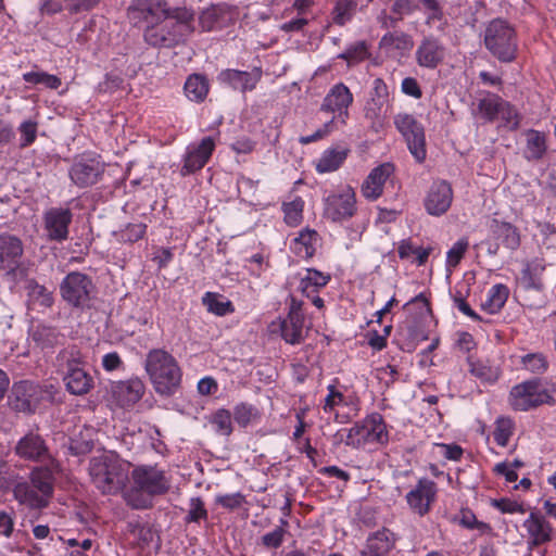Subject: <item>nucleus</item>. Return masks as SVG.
I'll list each match as a JSON object with an SVG mask.
<instances>
[{
  "label": "nucleus",
  "instance_id": "1",
  "mask_svg": "<svg viewBox=\"0 0 556 556\" xmlns=\"http://www.w3.org/2000/svg\"><path fill=\"white\" fill-rule=\"evenodd\" d=\"M135 23H147L144 41L154 48H174L194 31V13L187 8H170L166 0H135L128 8Z\"/></svg>",
  "mask_w": 556,
  "mask_h": 556
},
{
  "label": "nucleus",
  "instance_id": "2",
  "mask_svg": "<svg viewBox=\"0 0 556 556\" xmlns=\"http://www.w3.org/2000/svg\"><path fill=\"white\" fill-rule=\"evenodd\" d=\"M60 471V463L34 467L28 480L23 479L14 485V500L29 510L40 511L47 508L54 494L55 475Z\"/></svg>",
  "mask_w": 556,
  "mask_h": 556
},
{
  "label": "nucleus",
  "instance_id": "3",
  "mask_svg": "<svg viewBox=\"0 0 556 556\" xmlns=\"http://www.w3.org/2000/svg\"><path fill=\"white\" fill-rule=\"evenodd\" d=\"M130 463L114 452H103L89 459L88 472L93 486L103 495L123 492L129 482Z\"/></svg>",
  "mask_w": 556,
  "mask_h": 556
},
{
  "label": "nucleus",
  "instance_id": "4",
  "mask_svg": "<svg viewBox=\"0 0 556 556\" xmlns=\"http://www.w3.org/2000/svg\"><path fill=\"white\" fill-rule=\"evenodd\" d=\"M129 478L132 486L125 497L136 509L150 508L154 496L164 495L170 489V479L157 465H138L129 471Z\"/></svg>",
  "mask_w": 556,
  "mask_h": 556
},
{
  "label": "nucleus",
  "instance_id": "5",
  "mask_svg": "<svg viewBox=\"0 0 556 556\" xmlns=\"http://www.w3.org/2000/svg\"><path fill=\"white\" fill-rule=\"evenodd\" d=\"M144 369L156 393L173 395L181 383L182 371L176 358L163 349L151 350L146 357Z\"/></svg>",
  "mask_w": 556,
  "mask_h": 556
},
{
  "label": "nucleus",
  "instance_id": "6",
  "mask_svg": "<svg viewBox=\"0 0 556 556\" xmlns=\"http://www.w3.org/2000/svg\"><path fill=\"white\" fill-rule=\"evenodd\" d=\"M85 358L77 345H68L56 355V367L63 376L66 390L74 395H85L93 388V378L85 369Z\"/></svg>",
  "mask_w": 556,
  "mask_h": 556
},
{
  "label": "nucleus",
  "instance_id": "7",
  "mask_svg": "<svg viewBox=\"0 0 556 556\" xmlns=\"http://www.w3.org/2000/svg\"><path fill=\"white\" fill-rule=\"evenodd\" d=\"M483 42L486 50L500 62L510 63L517 56V33L505 20L494 18L486 25Z\"/></svg>",
  "mask_w": 556,
  "mask_h": 556
},
{
  "label": "nucleus",
  "instance_id": "8",
  "mask_svg": "<svg viewBox=\"0 0 556 556\" xmlns=\"http://www.w3.org/2000/svg\"><path fill=\"white\" fill-rule=\"evenodd\" d=\"M389 442V431L381 414L372 413L355 422L346 431L345 445L352 448L384 446Z\"/></svg>",
  "mask_w": 556,
  "mask_h": 556
},
{
  "label": "nucleus",
  "instance_id": "9",
  "mask_svg": "<svg viewBox=\"0 0 556 556\" xmlns=\"http://www.w3.org/2000/svg\"><path fill=\"white\" fill-rule=\"evenodd\" d=\"M508 402L514 410L527 412L543 404H552L554 399L539 379H531L514 386Z\"/></svg>",
  "mask_w": 556,
  "mask_h": 556
},
{
  "label": "nucleus",
  "instance_id": "10",
  "mask_svg": "<svg viewBox=\"0 0 556 556\" xmlns=\"http://www.w3.org/2000/svg\"><path fill=\"white\" fill-rule=\"evenodd\" d=\"M394 125L404 137L408 150L414 159L421 163L426 160V137L424 126L416 117L408 113H399L394 116Z\"/></svg>",
  "mask_w": 556,
  "mask_h": 556
},
{
  "label": "nucleus",
  "instance_id": "11",
  "mask_svg": "<svg viewBox=\"0 0 556 556\" xmlns=\"http://www.w3.org/2000/svg\"><path fill=\"white\" fill-rule=\"evenodd\" d=\"M356 211V194L350 186L331 192L324 200V216L333 223L351 219Z\"/></svg>",
  "mask_w": 556,
  "mask_h": 556
},
{
  "label": "nucleus",
  "instance_id": "12",
  "mask_svg": "<svg viewBox=\"0 0 556 556\" xmlns=\"http://www.w3.org/2000/svg\"><path fill=\"white\" fill-rule=\"evenodd\" d=\"M14 454L24 462L41 463L51 466L59 463L51 454L45 438L36 431L29 430L21 437L13 448Z\"/></svg>",
  "mask_w": 556,
  "mask_h": 556
},
{
  "label": "nucleus",
  "instance_id": "13",
  "mask_svg": "<svg viewBox=\"0 0 556 556\" xmlns=\"http://www.w3.org/2000/svg\"><path fill=\"white\" fill-rule=\"evenodd\" d=\"M93 283L89 276L79 271H72L65 276L60 292L62 299L73 307L85 308L89 306Z\"/></svg>",
  "mask_w": 556,
  "mask_h": 556
},
{
  "label": "nucleus",
  "instance_id": "14",
  "mask_svg": "<svg viewBox=\"0 0 556 556\" xmlns=\"http://www.w3.org/2000/svg\"><path fill=\"white\" fill-rule=\"evenodd\" d=\"M354 97L350 88L343 83L333 85L320 104V111L333 114L331 119L337 123L346 125L350 117L349 109L353 104Z\"/></svg>",
  "mask_w": 556,
  "mask_h": 556
},
{
  "label": "nucleus",
  "instance_id": "15",
  "mask_svg": "<svg viewBox=\"0 0 556 556\" xmlns=\"http://www.w3.org/2000/svg\"><path fill=\"white\" fill-rule=\"evenodd\" d=\"M105 164L100 157L83 155L76 159L70 168V178L79 188H87L98 184L104 174Z\"/></svg>",
  "mask_w": 556,
  "mask_h": 556
},
{
  "label": "nucleus",
  "instance_id": "16",
  "mask_svg": "<svg viewBox=\"0 0 556 556\" xmlns=\"http://www.w3.org/2000/svg\"><path fill=\"white\" fill-rule=\"evenodd\" d=\"M215 147V139L211 136L202 138L198 143L189 144L180 168L181 176H188L202 169L211 159Z\"/></svg>",
  "mask_w": 556,
  "mask_h": 556
},
{
  "label": "nucleus",
  "instance_id": "17",
  "mask_svg": "<svg viewBox=\"0 0 556 556\" xmlns=\"http://www.w3.org/2000/svg\"><path fill=\"white\" fill-rule=\"evenodd\" d=\"M454 199V191L446 180H435L431 184L424 199L426 212L431 216H442L451 207Z\"/></svg>",
  "mask_w": 556,
  "mask_h": 556
},
{
  "label": "nucleus",
  "instance_id": "18",
  "mask_svg": "<svg viewBox=\"0 0 556 556\" xmlns=\"http://www.w3.org/2000/svg\"><path fill=\"white\" fill-rule=\"evenodd\" d=\"M73 213L70 208L51 207L43 214V229L50 241L63 242L67 240Z\"/></svg>",
  "mask_w": 556,
  "mask_h": 556
},
{
  "label": "nucleus",
  "instance_id": "19",
  "mask_svg": "<svg viewBox=\"0 0 556 556\" xmlns=\"http://www.w3.org/2000/svg\"><path fill=\"white\" fill-rule=\"evenodd\" d=\"M435 496L437 484L429 479H420L416 486L406 494L405 498L410 510L424 517L430 511Z\"/></svg>",
  "mask_w": 556,
  "mask_h": 556
},
{
  "label": "nucleus",
  "instance_id": "20",
  "mask_svg": "<svg viewBox=\"0 0 556 556\" xmlns=\"http://www.w3.org/2000/svg\"><path fill=\"white\" fill-rule=\"evenodd\" d=\"M262 75L261 67H254L251 72L227 68L218 74L217 79L220 84L244 93L256 88Z\"/></svg>",
  "mask_w": 556,
  "mask_h": 556
},
{
  "label": "nucleus",
  "instance_id": "21",
  "mask_svg": "<svg viewBox=\"0 0 556 556\" xmlns=\"http://www.w3.org/2000/svg\"><path fill=\"white\" fill-rule=\"evenodd\" d=\"M24 253L22 240L10 233L0 235V270L14 273Z\"/></svg>",
  "mask_w": 556,
  "mask_h": 556
},
{
  "label": "nucleus",
  "instance_id": "22",
  "mask_svg": "<svg viewBox=\"0 0 556 556\" xmlns=\"http://www.w3.org/2000/svg\"><path fill=\"white\" fill-rule=\"evenodd\" d=\"M397 540V535L388 528L377 530L368 535L359 556H390Z\"/></svg>",
  "mask_w": 556,
  "mask_h": 556
},
{
  "label": "nucleus",
  "instance_id": "23",
  "mask_svg": "<svg viewBox=\"0 0 556 556\" xmlns=\"http://www.w3.org/2000/svg\"><path fill=\"white\" fill-rule=\"evenodd\" d=\"M522 526L528 533V546L530 549L544 545L553 539V526L544 516L538 513H531Z\"/></svg>",
  "mask_w": 556,
  "mask_h": 556
},
{
  "label": "nucleus",
  "instance_id": "24",
  "mask_svg": "<svg viewBox=\"0 0 556 556\" xmlns=\"http://www.w3.org/2000/svg\"><path fill=\"white\" fill-rule=\"evenodd\" d=\"M415 55L419 66L435 68L444 59L445 48L438 38L428 36L420 41Z\"/></svg>",
  "mask_w": 556,
  "mask_h": 556
},
{
  "label": "nucleus",
  "instance_id": "25",
  "mask_svg": "<svg viewBox=\"0 0 556 556\" xmlns=\"http://www.w3.org/2000/svg\"><path fill=\"white\" fill-rule=\"evenodd\" d=\"M394 167L390 163H383L369 173L362 184V194L370 201L377 200L383 192V187L389 177L393 174Z\"/></svg>",
  "mask_w": 556,
  "mask_h": 556
},
{
  "label": "nucleus",
  "instance_id": "26",
  "mask_svg": "<svg viewBox=\"0 0 556 556\" xmlns=\"http://www.w3.org/2000/svg\"><path fill=\"white\" fill-rule=\"evenodd\" d=\"M144 383L139 378H131L126 381H118L112 386V396L122 407L136 404L144 394Z\"/></svg>",
  "mask_w": 556,
  "mask_h": 556
},
{
  "label": "nucleus",
  "instance_id": "27",
  "mask_svg": "<svg viewBox=\"0 0 556 556\" xmlns=\"http://www.w3.org/2000/svg\"><path fill=\"white\" fill-rule=\"evenodd\" d=\"M468 371L482 383L493 384L501 377V368L493 365L489 359L467 357Z\"/></svg>",
  "mask_w": 556,
  "mask_h": 556
},
{
  "label": "nucleus",
  "instance_id": "28",
  "mask_svg": "<svg viewBox=\"0 0 556 556\" xmlns=\"http://www.w3.org/2000/svg\"><path fill=\"white\" fill-rule=\"evenodd\" d=\"M319 235L316 230L305 228L292 240V251L302 258H311L316 252Z\"/></svg>",
  "mask_w": 556,
  "mask_h": 556
},
{
  "label": "nucleus",
  "instance_id": "29",
  "mask_svg": "<svg viewBox=\"0 0 556 556\" xmlns=\"http://www.w3.org/2000/svg\"><path fill=\"white\" fill-rule=\"evenodd\" d=\"M330 280V274L319 271L315 268H307L300 280L299 289L306 298H311L313 293H318L320 289L326 287Z\"/></svg>",
  "mask_w": 556,
  "mask_h": 556
},
{
  "label": "nucleus",
  "instance_id": "30",
  "mask_svg": "<svg viewBox=\"0 0 556 556\" xmlns=\"http://www.w3.org/2000/svg\"><path fill=\"white\" fill-rule=\"evenodd\" d=\"M281 337L287 343L299 344L304 340V316L298 313L288 314L287 318L282 320Z\"/></svg>",
  "mask_w": 556,
  "mask_h": 556
},
{
  "label": "nucleus",
  "instance_id": "31",
  "mask_svg": "<svg viewBox=\"0 0 556 556\" xmlns=\"http://www.w3.org/2000/svg\"><path fill=\"white\" fill-rule=\"evenodd\" d=\"M509 296V289L504 283H496L490 288L481 308L489 314H497L502 311Z\"/></svg>",
  "mask_w": 556,
  "mask_h": 556
},
{
  "label": "nucleus",
  "instance_id": "32",
  "mask_svg": "<svg viewBox=\"0 0 556 556\" xmlns=\"http://www.w3.org/2000/svg\"><path fill=\"white\" fill-rule=\"evenodd\" d=\"M492 232L507 249L516 250L520 245L519 231L510 223L493 220Z\"/></svg>",
  "mask_w": 556,
  "mask_h": 556
},
{
  "label": "nucleus",
  "instance_id": "33",
  "mask_svg": "<svg viewBox=\"0 0 556 556\" xmlns=\"http://www.w3.org/2000/svg\"><path fill=\"white\" fill-rule=\"evenodd\" d=\"M184 89L189 100L203 102L210 90L208 80L201 74H192L187 78Z\"/></svg>",
  "mask_w": 556,
  "mask_h": 556
},
{
  "label": "nucleus",
  "instance_id": "34",
  "mask_svg": "<svg viewBox=\"0 0 556 556\" xmlns=\"http://www.w3.org/2000/svg\"><path fill=\"white\" fill-rule=\"evenodd\" d=\"M390 101L369 99L364 106L365 118L371 124V127L378 129L383 126L389 114Z\"/></svg>",
  "mask_w": 556,
  "mask_h": 556
},
{
  "label": "nucleus",
  "instance_id": "35",
  "mask_svg": "<svg viewBox=\"0 0 556 556\" xmlns=\"http://www.w3.org/2000/svg\"><path fill=\"white\" fill-rule=\"evenodd\" d=\"M525 157L528 161H540L546 153V136L534 129L527 131Z\"/></svg>",
  "mask_w": 556,
  "mask_h": 556
},
{
  "label": "nucleus",
  "instance_id": "36",
  "mask_svg": "<svg viewBox=\"0 0 556 556\" xmlns=\"http://www.w3.org/2000/svg\"><path fill=\"white\" fill-rule=\"evenodd\" d=\"M26 291L29 302L40 308L51 307L53 304V294L45 286L39 285L36 280L30 279L26 283Z\"/></svg>",
  "mask_w": 556,
  "mask_h": 556
},
{
  "label": "nucleus",
  "instance_id": "37",
  "mask_svg": "<svg viewBox=\"0 0 556 556\" xmlns=\"http://www.w3.org/2000/svg\"><path fill=\"white\" fill-rule=\"evenodd\" d=\"M34 387L27 382L15 384L12 394L15 397L13 401L14 408L21 412H33L35 401L31 399Z\"/></svg>",
  "mask_w": 556,
  "mask_h": 556
},
{
  "label": "nucleus",
  "instance_id": "38",
  "mask_svg": "<svg viewBox=\"0 0 556 556\" xmlns=\"http://www.w3.org/2000/svg\"><path fill=\"white\" fill-rule=\"evenodd\" d=\"M30 337L36 345L43 350L56 345L59 343L60 333L53 327L38 325L33 329Z\"/></svg>",
  "mask_w": 556,
  "mask_h": 556
},
{
  "label": "nucleus",
  "instance_id": "39",
  "mask_svg": "<svg viewBox=\"0 0 556 556\" xmlns=\"http://www.w3.org/2000/svg\"><path fill=\"white\" fill-rule=\"evenodd\" d=\"M380 47L399 51H409L414 47L410 35L404 31H389L382 36Z\"/></svg>",
  "mask_w": 556,
  "mask_h": 556
},
{
  "label": "nucleus",
  "instance_id": "40",
  "mask_svg": "<svg viewBox=\"0 0 556 556\" xmlns=\"http://www.w3.org/2000/svg\"><path fill=\"white\" fill-rule=\"evenodd\" d=\"M346 153L336 149L326 150L316 164L318 173H330L337 170L344 162Z\"/></svg>",
  "mask_w": 556,
  "mask_h": 556
},
{
  "label": "nucleus",
  "instance_id": "41",
  "mask_svg": "<svg viewBox=\"0 0 556 556\" xmlns=\"http://www.w3.org/2000/svg\"><path fill=\"white\" fill-rule=\"evenodd\" d=\"M231 415L233 416V420L242 428H247L249 425L260 419L258 409L254 405L248 403L237 404L233 407Z\"/></svg>",
  "mask_w": 556,
  "mask_h": 556
},
{
  "label": "nucleus",
  "instance_id": "42",
  "mask_svg": "<svg viewBox=\"0 0 556 556\" xmlns=\"http://www.w3.org/2000/svg\"><path fill=\"white\" fill-rule=\"evenodd\" d=\"M231 418L230 410L219 408L211 415L210 422L213 425L216 433L229 437L233 431Z\"/></svg>",
  "mask_w": 556,
  "mask_h": 556
},
{
  "label": "nucleus",
  "instance_id": "43",
  "mask_svg": "<svg viewBox=\"0 0 556 556\" xmlns=\"http://www.w3.org/2000/svg\"><path fill=\"white\" fill-rule=\"evenodd\" d=\"M515 424L509 417H498L495 420V428L493 431L494 441L500 446H506L510 437L514 434Z\"/></svg>",
  "mask_w": 556,
  "mask_h": 556
},
{
  "label": "nucleus",
  "instance_id": "44",
  "mask_svg": "<svg viewBox=\"0 0 556 556\" xmlns=\"http://www.w3.org/2000/svg\"><path fill=\"white\" fill-rule=\"evenodd\" d=\"M147 231V225L143 223H130L125 228L115 231L114 237L118 242L134 243L142 239Z\"/></svg>",
  "mask_w": 556,
  "mask_h": 556
},
{
  "label": "nucleus",
  "instance_id": "45",
  "mask_svg": "<svg viewBox=\"0 0 556 556\" xmlns=\"http://www.w3.org/2000/svg\"><path fill=\"white\" fill-rule=\"evenodd\" d=\"M430 249H424L421 247H414L410 241L403 240L401 241L397 253L400 258H409L410 256H415V261L418 265H424L429 255H430Z\"/></svg>",
  "mask_w": 556,
  "mask_h": 556
},
{
  "label": "nucleus",
  "instance_id": "46",
  "mask_svg": "<svg viewBox=\"0 0 556 556\" xmlns=\"http://www.w3.org/2000/svg\"><path fill=\"white\" fill-rule=\"evenodd\" d=\"M303 208L304 201L300 197L283 203L282 211L286 224L292 227L300 225L303 219Z\"/></svg>",
  "mask_w": 556,
  "mask_h": 556
},
{
  "label": "nucleus",
  "instance_id": "47",
  "mask_svg": "<svg viewBox=\"0 0 556 556\" xmlns=\"http://www.w3.org/2000/svg\"><path fill=\"white\" fill-rule=\"evenodd\" d=\"M503 99L496 94L489 93L485 98L479 100L478 111L482 117L488 121H494L498 116V108H501Z\"/></svg>",
  "mask_w": 556,
  "mask_h": 556
},
{
  "label": "nucleus",
  "instance_id": "48",
  "mask_svg": "<svg viewBox=\"0 0 556 556\" xmlns=\"http://www.w3.org/2000/svg\"><path fill=\"white\" fill-rule=\"evenodd\" d=\"M356 5V0H338L332 12L333 22L340 26L346 24L351 21Z\"/></svg>",
  "mask_w": 556,
  "mask_h": 556
},
{
  "label": "nucleus",
  "instance_id": "49",
  "mask_svg": "<svg viewBox=\"0 0 556 556\" xmlns=\"http://www.w3.org/2000/svg\"><path fill=\"white\" fill-rule=\"evenodd\" d=\"M25 83L34 85H45L50 89H58L61 86V79L46 72H28L23 75Z\"/></svg>",
  "mask_w": 556,
  "mask_h": 556
},
{
  "label": "nucleus",
  "instance_id": "50",
  "mask_svg": "<svg viewBox=\"0 0 556 556\" xmlns=\"http://www.w3.org/2000/svg\"><path fill=\"white\" fill-rule=\"evenodd\" d=\"M368 56L367 45L365 41H358L355 45L349 47L344 52L338 55L348 62L349 65H353L366 60Z\"/></svg>",
  "mask_w": 556,
  "mask_h": 556
},
{
  "label": "nucleus",
  "instance_id": "51",
  "mask_svg": "<svg viewBox=\"0 0 556 556\" xmlns=\"http://www.w3.org/2000/svg\"><path fill=\"white\" fill-rule=\"evenodd\" d=\"M203 303L206 305L208 312L218 316H225L233 312V307L230 301H222L217 295L210 292H207L203 298Z\"/></svg>",
  "mask_w": 556,
  "mask_h": 556
},
{
  "label": "nucleus",
  "instance_id": "52",
  "mask_svg": "<svg viewBox=\"0 0 556 556\" xmlns=\"http://www.w3.org/2000/svg\"><path fill=\"white\" fill-rule=\"evenodd\" d=\"M207 516L208 514L203 500L201 497H192L189 503V510L185 517V521L187 523L199 522L200 520H206Z\"/></svg>",
  "mask_w": 556,
  "mask_h": 556
},
{
  "label": "nucleus",
  "instance_id": "53",
  "mask_svg": "<svg viewBox=\"0 0 556 556\" xmlns=\"http://www.w3.org/2000/svg\"><path fill=\"white\" fill-rule=\"evenodd\" d=\"M420 3L424 8L428 25H434L443 20L444 14L439 0H420Z\"/></svg>",
  "mask_w": 556,
  "mask_h": 556
},
{
  "label": "nucleus",
  "instance_id": "54",
  "mask_svg": "<svg viewBox=\"0 0 556 556\" xmlns=\"http://www.w3.org/2000/svg\"><path fill=\"white\" fill-rule=\"evenodd\" d=\"M37 129L38 123L31 119L24 121L20 127L18 131L21 135V148H26L33 144L37 138Z\"/></svg>",
  "mask_w": 556,
  "mask_h": 556
},
{
  "label": "nucleus",
  "instance_id": "55",
  "mask_svg": "<svg viewBox=\"0 0 556 556\" xmlns=\"http://www.w3.org/2000/svg\"><path fill=\"white\" fill-rule=\"evenodd\" d=\"M526 369L534 374H542L547 368V362L541 353H530L521 357Z\"/></svg>",
  "mask_w": 556,
  "mask_h": 556
},
{
  "label": "nucleus",
  "instance_id": "56",
  "mask_svg": "<svg viewBox=\"0 0 556 556\" xmlns=\"http://www.w3.org/2000/svg\"><path fill=\"white\" fill-rule=\"evenodd\" d=\"M468 247L469 242L467 239L463 238L455 242L453 247L447 251L446 265L448 267H456L464 257Z\"/></svg>",
  "mask_w": 556,
  "mask_h": 556
},
{
  "label": "nucleus",
  "instance_id": "57",
  "mask_svg": "<svg viewBox=\"0 0 556 556\" xmlns=\"http://www.w3.org/2000/svg\"><path fill=\"white\" fill-rule=\"evenodd\" d=\"M134 533L137 538V543L140 547H146L152 544L156 539L155 547L159 548V536L155 534L154 530L149 526H138L134 529Z\"/></svg>",
  "mask_w": 556,
  "mask_h": 556
},
{
  "label": "nucleus",
  "instance_id": "58",
  "mask_svg": "<svg viewBox=\"0 0 556 556\" xmlns=\"http://www.w3.org/2000/svg\"><path fill=\"white\" fill-rule=\"evenodd\" d=\"M497 118L502 119L506 126L513 129H516L519 125L517 111L504 100L502 101L501 108H498Z\"/></svg>",
  "mask_w": 556,
  "mask_h": 556
},
{
  "label": "nucleus",
  "instance_id": "59",
  "mask_svg": "<svg viewBox=\"0 0 556 556\" xmlns=\"http://www.w3.org/2000/svg\"><path fill=\"white\" fill-rule=\"evenodd\" d=\"M389 2L391 3V12L396 15L399 21L418 9V4L414 0H389Z\"/></svg>",
  "mask_w": 556,
  "mask_h": 556
},
{
  "label": "nucleus",
  "instance_id": "60",
  "mask_svg": "<svg viewBox=\"0 0 556 556\" xmlns=\"http://www.w3.org/2000/svg\"><path fill=\"white\" fill-rule=\"evenodd\" d=\"M286 533L287 530L283 527H276L273 531L262 536V545L266 548L276 549L283 543Z\"/></svg>",
  "mask_w": 556,
  "mask_h": 556
},
{
  "label": "nucleus",
  "instance_id": "61",
  "mask_svg": "<svg viewBox=\"0 0 556 556\" xmlns=\"http://www.w3.org/2000/svg\"><path fill=\"white\" fill-rule=\"evenodd\" d=\"M219 14L215 8L204 10L199 16V24L203 31H211L218 23Z\"/></svg>",
  "mask_w": 556,
  "mask_h": 556
},
{
  "label": "nucleus",
  "instance_id": "62",
  "mask_svg": "<svg viewBox=\"0 0 556 556\" xmlns=\"http://www.w3.org/2000/svg\"><path fill=\"white\" fill-rule=\"evenodd\" d=\"M337 126H334V119H330L326 122L323 127L317 129L313 135L311 136H304L299 139L300 143L302 144H308L311 142L320 140L325 138L326 136L330 135L334 131Z\"/></svg>",
  "mask_w": 556,
  "mask_h": 556
},
{
  "label": "nucleus",
  "instance_id": "63",
  "mask_svg": "<svg viewBox=\"0 0 556 556\" xmlns=\"http://www.w3.org/2000/svg\"><path fill=\"white\" fill-rule=\"evenodd\" d=\"M401 91L410 98H414L416 100L420 99L422 97V90L414 77H405L401 83Z\"/></svg>",
  "mask_w": 556,
  "mask_h": 556
},
{
  "label": "nucleus",
  "instance_id": "64",
  "mask_svg": "<svg viewBox=\"0 0 556 556\" xmlns=\"http://www.w3.org/2000/svg\"><path fill=\"white\" fill-rule=\"evenodd\" d=\"M216 503L224 508L233 510L244 503V496L241 493L225 494L216 497Z\"/></svg>",
  "mask_w": 556,
  "mask_h": 556
}]
</instances>
